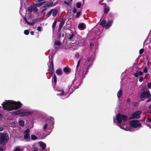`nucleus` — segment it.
I'll return each mask as SVG.
<instances>
[{"label": "nucleus", "instance_id": "f257e3e1", "mask_svg": "<svg viewBox=\"0 0 151 151\" xmlns=\"http://www.w3.org/2000/svg\"><path fill=\"white\" fill-rule=\"evenodd\" d=\"M1 105L4 110L11 111L20 108L22 105L19 101L16 102L8 100L6 101L5 102H3Z\"/></svg>", "mask_w": 151, "mask_h": 151}, {"label": "nucleus", "instance_id": "f03ea898", "mask_svg": "<svg viewBox=\"0 0 151 151\" xmlns=\"http://www.w3.org/2000/svg\"><path fill=\"white\" fill-rule=\"evenodd\" d=\"M9 140V137L7 134L6 133L1 134L0 136V145L2 144L3 145H5Z\"/></svg>", "mask_w": 151, "mask_h": 151}, {"label": "nucleus", "instance_id": "7ed1b4c3", "mask_svg": "<svg viewBox=\"0 0 151 151\" xmlns=\"http://www.w3.org/2000/svg\"><path fill=\"white\" fill-rule=\"evenodd\" d=\"M151 96V94L149 90L144 91L141 93L140 94V97L142 99V100L143 101L145 99H147Z\"/></svg>", "mask_w": 151, "mask_h": 151}, {"label": "nucleus", "instance_id": "20e7f679", "mask_svg": "<svg viewBox=\"0 0 151 151\" xmlns=\"http://www.w3.org/2000/svg\"><path fill=\"white\" fill-rule=\"evenodd\" d=\"M138 120H134L131 121L129 122L131 126L134 128H136L138 127H141L142 125L141 123H139Z\"/></svg>", "mask_w": 151, "mask_h": 151}, {"label": "nucleus", "instance_id": "39448f33", "mask_svg": "<svg viewBox=\"0 0 151 151\" xmlns=\"http://www.w3.org/2000/svg\"><path fill=\"white\" fill-rule=\"evenodd\" d=\"M141 114L140 111H137L132 114V119H139L140 117Z\"/></svg>", "mask_w": 151, "mask_h": 151}, {"label": "nucleus", "instance_id": "423d86ee", "mask_svg": "<svg viewBox=\"0 0 151 151\" xmlns=\"http://www.w3.org/2000/svg\"><path fill=\"white\" fill-rule=\"evenodd\" d=\"M29 130L28 129H27L24 132V138L27 141L29 140L30 139V134H29Z\"/></svg>", "mask_w": 151, "mask_h": 151}, {"label": "nucleus", "instance_id": "0eeeda50", "mask_svg": "<svg viewBox=\"0 0 151 151\" xmlns=\"http://www.w3.org/2000/svg\"><path fill=\"white\" fill-rule=\"evenodd\" d=\"M46 3L48 7H51L52 6L53 2L52 1H50L48 2L44 1L43 2H40L39 3L37 4V6H40L44 3Z\"/></svg>", "mask_w": 151, "mask_h": 151}, {"label": "nucleus", "instance_id": "6e6552de", "mask_svg": "<svg viewBox=\"0 0 151 151\" xmlns=\"http://www.w3.org/2000/svg\"><path fill=\"white\" fill-rule=\"evenodd\" d=\"M113 20L112 19L108 21L106 23V25L105 26V29H108L111 26Z\"/></svg>", "mask_w": 151, "mask_h": 151}, {"label": "nucleus", "instance_id": "1a4fd4ad", "mask_svg": "<svg viewBox=\"0 0 151 151\" xmlns=\"http://www.w3.org/2000/svg\"><path fill=\"white\" fill-rule=\"evenodd\" d=\"M24 111H25V110L24 109H22L19 110H18L17 111L14 112V114L16 115L21 114V116H22V114H23Z\"/></svg>", "mask_w": 151, "mask_h": 151}, {"label": "nucleus", "instance_id": "9d476101", "mask_svg": "<svg viewBox=\"0 0 151 151\" xmlns=\"http://www.w3.org/2000/svg\"><path fill=\"white\" fill-rule=\"evenodd\" d=\"M78 28L79 29L83 30L86 28V26L85 24L84 23H81L79 24L78 25Z\"/></svg>", "mask_w": 151, "mask_h": 151}, {"label": "nucleus", "instance_id": "9b49d317", "mask_svg": "<svg viewBox=\"0 0 151 151\" xmlns=\"http://www.w3.org/2000/svg\"><path fill=\"white\" fill-rule=\"evenodd\" d=\"M116 119L118 123H121L122 122L121 115L120 114L118 113L116 116Z\"/></svg>", "mask_w": 151, "mask_h": 151}, {"label": "nucleus", "instance_id": "f8f14e48", "mask_svg": "<svg viewBox=\"0 0 151 151\" xmlns=\"http://www.w3.org/2000/svg\"><path fill=\"white\" fill-rule=\"evenodd\" d=\"M33 114V112L30 111H28L25 112V111H24L22 116H27L29 115H32Z\"/></svg>", "mask_w": 151, "mask_h": 151}, {"label": "nucleus", "instance_id": "ddd939ff", "mask_svg": "<svg viewBox=\"0 0 151 151\" xmlns=\"http://www.w3.org/2000/svg\"><path fill=\"white\" fill-rule=\"evenodd\" d=\"M142 75L143 73L142 72L137 70L136 73L134 74V75L135 77H137L138 76H142Z\"/></svg>", "mask_w": 151, "mask_h": 151}, {"label": "nucleus", "instance_id": "4468645a", "mask_svg": "<svg viewBox=\"0 0 151 151\" xmlns=\"http://www.w3.org/2000/svg\"><path fill=\"white\" fill-rule=\"evenodd\" d=\"M70 30V33L71 34L70 35H69V40H71L73 39V38L74 37L75 35V34H74L72 30H71L70 29H69Z\"/></svg>", "mask_w": 151, "mask_h": 151}, {"label": "nucleus", "instance_id": "2eb2a0df", "mask_svg": "<svg viewBox=\"0 0 151 151\" xmlns=\"http://www.w3.org/2000/svg\"><path fill=\"white\" fill-rule=\"evenodd\" d=\"M52 16L54 17H55L58 13V9H52Z\"/></svg>", "mask_w": 151, "mask_h": 151}, {"label": "nucleus", "instance_id": "dca6fc26", "mask_svg": "<svg viewBox=\"0 0 151 151\" xmlns=\"http://www.w3.org/2000/svg\"><path fill=\"white\" fill-rule=\"evenodd\" d=\"M122 90L120 89L117 93V96L118 98H120L122 96Z\"/></svg>", "mask_w": 151, "mask_h": 151}, {"label": "nucleus", "instance_id": "f3484780", "mask_svg": "<svg viewBox=\"0 0 151 151\" xmlns=\"http://www.w3.org/2000/svg\"><path fill=\"white\" fill-rule=\"evenodd\" d=\"M104 12L105 14L107 13L109 11V7L106 6H104Z\"/></svg>", "mask_w": 151, "mask_h": 151}, {"label": "nucleus", "instance_id": "a211bd4d", "mask_svg": "<svg viewBox=\"0 0 151 151\" xmlns=\"http://www.w3.org/2000/svg\"><path fill=\"white\" fill-rule=\"evenodd\" d=\"M106 21V20H103L100 23V25L103 27H105Z\"/></svg>", "mask_w": 151, "mask_h": 151}, {"label": "nucleus", "instance_id": "6ab92c4d", "mask_svg": "<svg viewBox=\"0 0 151 151\" xmlns=\"http://www.w3.org/2000/svg\"><path fill=\"white\" fill-rule=\"evenodd\" d=\"M62 70L60 69H58L56 71V73L58 75H61L62 74Z\"/></svg>", "mask_w": 151, "mask_h": 151}, {"label": "nucleus", "instance_id": "aec40b11", "mask_svg": "<svg viewBox=\"0 0 151 151\" xmlns=\"http://www.w3.org/2000/svg\"><path fill=\"white\" fill-rule=\"evenodd\" d=\"M65 19H62L59 24V26L62 27L65 23Z\"/></svg>", "mask_w": 151, "mask_h": 151}, {"label": "nucleus", "instance_id": "412c9836", "mask_svg": "<svg viewBox=\"0 0 151 151\" xmlns=\"http://www.w3.org/2000/svg\"><path fill=\"white\" fill-rule=\"evenodd\" d=\"M121 115L122 120H123V121H124L127 120L128 117L127 116L124 114H122Z\"/></svg>", "mask_w": 151, "mask_h": 151}, {"label": "nucleus", "instance_id": "4be33fe9", "mask_svg": "<svg viewBox=\"0 0 151 151\" xmlns=\"http://www.w3.org/2000/svg\"><path fill=\"white\" fill-rule=\"evenodd\" d=\"M40 146L43 150L45 149L46 147L45 144L42 142L40 145Z\"/></svg>", "mask_w": 151, "mask_h": 151}, {"label": "nucleus", "instance_id": "5701e85b", "mask_svg": "<svg viewBox=\"0 0 151 151\" xmlns=\"http://www.w3.org/2000/svg\"><path fill=\"white\" fill-rule=\"evenodd\" d=\"M59 93L57 94V95L63 96L64 95V92L63 90H60L59 91Z\"/></svg>", "mask_w": 151, "mask_h": 151}, {"label": "nucleus", "instance_id": "b1692460", "mask_svg": "<svg viewBox=\"0 0 151 151\" xmlns=\"http://www.w3.org/2000/svg\"><path fill=\"white\" fill-rule=\"evenodd\" d=\"M48 67L49 68H52L53 69V59L51 60V61L50 65L49 66H48Z\"/></svg>", "mask_w": 151, "mask_h": 151}, {"label": "nucleus", "instance_id": "393cba45", "mask_svg": "<svg viewBox=\"0 0 151 151\" xmlns=\"http://www.w3.org/2000/svg\"><path fill=\"white\" fill-rule=\"evenodd\" d=\"M57 20H55L52 24V28L53 31L54 30L55 27L56 26V24L57 23Z\"/></svg>", "mask_w": 151, "mask_h": 151}, {"label": "nucleus", "instance_id": "a878e982", "mask_svg": "<svg viewBox=\"0 0 151 151\" xmlns=\"http://www.w3.org/2000/svg\"><path fill=\"white\" fill-rule=\"evenodd\" d=\"M53 10H51L49 11L46 14V16L47 17H49L52 14Z\"/></svg>", "mask_w": 151, "mask_h": 151}, {"label": "nucleus", "instance_id": "bb28decb", "mask_svg": "<svg viewBox=\"0 0 151 151\" xmlns=\"http://www.w3.org/2000/svg\"><path fill=\"white\" fill-rule=\"evenodd\" d=\"M50 123L52 124V123L51 122H47L45 124L43 128V129L44 130H45L47 129V127L48 126V123L50 124Z\"/></svg>", "mask_w": 151, "mask_h": 151}, {"label": "nucleus", "instance_id": "cd10ccee", "mask_svg": "<svg viewBox=\"0 0 151 151\" xmlns=\"http://www.w3.org/2000/svg\"><path fill=\"white\" fill-rule=\"evenodd\" d=\"M53 80L55 83V86L56 85V83H57V77L55 74H54V75Z\"/></svg>", "mask_w": 151, "mask_h": 151}, {"label": "nucleus", "instance_id": "c85d7f7f", "mask_svg": "<svg viewBox=\"0 0 151 151\" xmlns=\"http://www.w3.org/2000/svg\"><path fill=\"white\" fill-rule=\"evenodd\" d=\"M19 124L20 125L21 127H23L24 125V122L22 120L19 121Z\"/></svg>", "mask_w": 151, "mask_h": 151}, {"label": "nucleus", "instance_id": "c756f323", "mask_svg": "<svg viewBox=\"0 0 151 151\" xmlns=\"http://www.w3.org/2000/svg\"><path fill=\"white\" fill-rule=\"evenodd\" d=\"M37 137L34 135H31V139L32 140H34L37 139Z\"/></svg>", "mask_w": 151, "mask_h": 151}, {"label": "nucleus", "instance_id": "7c9ffc66", "mask_svg": "<svg viewBox=\"0 0 151 151\" xmlns=\"http://www.w3.org/2000/svg\"><path fill=\"white\" fill-rule=\"evenodd\" d=\"M81 14V12H78L76 13V16L75 17V18H78L79 17Z\"/></svg>", "mask_w": 151, "mask_h": 151}, {"label": "nucleus", "instance_id": "2f4dec72", "mask_svg": "<svg viewBox=\"0 0 151 151\" xmlns=\"http://www.w3.org/2000/svg\"><path fill=\"white\" fill-rule=\"evenodd\" d=\"M148 67L147 66H145V68L143 69V72L144 73H147L148 72Z\"/></svg>", "mask_w": 151, "mask_h": 151}, {"label": "nucleus", "instance_id": "473e14b6", "mask_svg": "<svg viewBox=\"0 0 151 151\" xmlns=\"http://www.w3.org/2000/svg\"><path fill=\"white\" fill-rule=\"evenodd\" d=\"M81 4L80 2H78L77 3L76 6L78 8H80L81 6Z\"/></svg>", "mask_w": 151, "mask_h": 151}, {"label": "nucleus", "instance_id": "72a5a7b5", "mask_svg": "<svg viewBox=\"0 0 151 151\" xmlns=\"http://www.w3.org/2000/svg\"><path fill=\"white\" fill-rule=\"evenodd\" d=\"M55 45H56L60 46L61 44L60 41H56L55 43Z\"/></svg>", "mask_w": 151, "mask_h": 151}, {"label": "nucleus", "instance_id": "f704fd0d", "mask_svg": "<svg viewBox=\"0 0 151 151\" xmlns=\"http://www.w3.org/2000/svg\"><path fill=\"white\" fill-rule=\"evenodd\" d=\"M64 71L65 73H68L69 72V70L68 68L67 67H65L64 69Z\"/></svg>", "mask_w": 151, "mask_h": 151}, {"label": "nucleus", "instance_id": "c9c22d12", "mask_svg": "<svg viewBox=\"0 0 151 151\" xmlns=\"http://www.w3.org/2000/svg\"><path fill=\"white\" fill-rule=\"evenodd\" d=\"M81 60L80 59L79 60L77 63L76 67V70H78V68L79 67V65L80 63Z\"/></svg>", "mask_w": 151, "mask_h": 151}, {"label": "nucleus", "instance_id": "e433bc0d", "mask_svg": "<svg viewBox=\"0 0 151 151\" xmlns=\"http://www.w3.org/2000/svg\"><path fill=\"white\" fill-rule=\"evenodd\" d=\"M32 9L31 7H28L27 8V10L30 12H32Z\"/></svg>", "mask_w": 151, "mask_h": 151}, {"label": "nucleus", "instance_id": "4c0bfd02", "mask_svg": "<svg viewBox=\"0 0 151 151\" xmlns=\"http://www.w3.org/2000/svg\"><path fill=\"white\" fill-rule=\"evenodd\" d=\"M64 3L68 6H70L71 5L70 3L68 1L67 2L66 1H64Z\"/></svg>", "mask_w": 151, "mask_h": 151}, {"label": "nucleus", "instance_id": "58836bf2", "mask_svg": "<svg viewBox=\"0 0 151 151\" xmlns=\"http://www.w3.org/2000/svg\"><path fill=\"white\" fill-rule=\"evenodd\" d=\"M36 22V20L35 19L33 20L32 22L31 23H29V24L31 25H33Z\"/></svg>", "mask_w": 151, "mask_h": 151}, {"label": "nucleus", "instance_id": "ea45409f", "mask_svg": "<svg viewBox=\"0 0 151 151\" xmlns=\"http://www.w3.org/2000/svg\"><path fill=\"white\" fill-rule=\"evenodd\" d=\"M24 33L26 35H27L29 34V32L28 30H25L24 31Z\"/></svg>", "mask_w": 151, "mask_h": 151}, {"label": "nucleus", "instance_id": "a19ab883", "mask_svg": "<svg viewBox=\"0 0 151 151\" xmlns=\"http://www.w3.org/2000/svg\"><path fill=\"white\" fill-rule=\"evenodd\" d=\"M103 1V0H101L99 2V4H101V5H104V6H106V4H105V3H101V2H102Z\"/></svg>", "mask_w": 151, "mask_h": 151}, {"label": "nucleus", "instance_id": "79ce46f5", "mask_svg": "<svg viewBox=\"0 0 151 151\" xmlns=\"http://www.w3.org/2000/svg\"><path fill=\"white\" fill-rule=\"evenodd\" d=\"M144 50L143 49H141L139 51V54H142L144 52Z\"/></svg>", "mask_w": 151, "mask_h": 151}, {"label": "nucleus", "instance_id": "37998d69", "mask_svg": "<svg viewBox=\"0 0 151 151\" xmlns=\"http://www.w3.org/2000/svg\"><path fill=\"white\" fill-rule=\"evenodd\" d=\"M77 11V9L75 7H74L73 8V12L74 13H76Z\"/></svg>", "mask_w": 151, "mask_h": 151}, {"label": "nucleus", "instance_id": "c03bdc74", "mask_svg": "<svg viewBox=\"0 0 151 151\" xmlns=\"http://www.w3.org/2000/svg\"><path fill=\"white\" fill-rule=\"evenodd\" d=\"M144 78L143 77H141L139 79V81L140 82H142Z\"/></svg>", "mask_w": 151, "mask_h": 151}, {"label": "nucleus", "instance_id": "a18cd8bd", "mask_svg": "<svg viewBox=\"0 0 151 151\" xmlns=\"http://www.w3.org/2000/svg\"><path fill=\"white\" fill-rule=\"evenodd\" d=\"M147 86L148 88H151V83H148Z\"/></svg>", "mask_w": 151, "mask_h": 151}, {"label": "nucleus", "instance_id": "49530a36", "mask_svg": "<svg viewBox=\"0 0 151 151\" xmlns=\"http://www.w3.org/2000/svg\"><path fill=\"white\" fill-rule=\"evenodd\" d=\"M91 59V57H89L87 58V59L86 61L88 62H89L90 61Z\"/></svg>", "mask_w": 151, "mask_h": 151}, {"label": "nucleus", "instance_id": "de8ad7c7", "mask_svg": "<svg viewBox=\"0 0 151 151\" xmlns=\"http://www.w3.org/2000/svg\"><path fill=\"white\" fill-rule=\"evenodd\" d=\"M53 70H54V69H53L52 68H49V69L48 70V71L50 73V72L53 71Z\"/></svg>", "mask_w": 151, "mask_h": 151}, {"label": "nucleus", "instance_id": "09e8293b", "mask_svg": "<svg viewBox=\"0 0 151 151\" xmlns=\"http://www.w3.org/2000/svg\"><path fill=\"white\" fill-rule=\"evenodd\" d=\"M37 30L39 32H40L41 31V27L40 26L38 27L37 28Z\"/></svg>", "mask_w": 151, "mask_h": 151}, {"label": "nucleus", "instance_id": "8fccbe9b", "mask_svg": "<svg viewBox=\"0 0 151 151\" xmlns=\"http://www.w3.org/2000/svg\"><path fill=\"white\" fill-rule=\"evenodd\" d=\"M14 151H21V150L18 147H17L15 148V150Z\"/></svg>", "mask_w": 151, "mask_h": 151}, {"label": "nucleus", "instance_id": "3c124183", "mask_svg": "<svg viewBox=\"0 0 151 151\" xmlns=\"http://www.w3.org/2000/svg\"><path fill=\"white\" fill-rule=\"evenodd\" d=\"M33 10L36 12L38 11V9L36 7H34L33 9Z\"/></svg>", "mask_w": 151, "mask_h": 151}, {"label": "nucleus", "instance_id": "603ef678", "mask_svg": "<svg viewBox=\"0 0 151 151\" xmlns=\"http://www.w3.org/2000/svg\"><path fill=\"white\" fill-rule=\"evenodd\" d=\"M47 7H48L46 4H44V5H43V6H42V7L43 8H46Z\"/></svg>", "mask_w": 151, "mask_h": 151}, {"label": "nucleus", "instance_id": "864d4df0", "mask_svg": "<svg viewBox=\"0 0 151 151\" xmlns=\"http://www.w3.org/2000/svg\"><path fill=\"white\" fill-rule=\"evenodd\" d=\"M24 20L27 23L29 24V23H30L29 22H28L26 18L25 17L24 18Z\"/></svg>", "mask_w": 151, "mask_h": 151}, {"label": "nucleus", "instance_id": "5fc2aeb1", "mask_svg": "<svg viewBox=\"0 0 151 151\" xmlns=\"http://www.w3.org/2000/svg\"><path fill=\"white\" fill-rule=\"evenodd\" d=\"M147 121L151 123V119L148 118L147 119Z\"/></svg>", "mask_w": 151, "mask_h": 151}, {"label": "nucleus", "instance_id": "6e6d98bb", "mask_svg": "<svg viewBox=\"0 0 151 151\" xmlns=\"http://www.w3.org/2000/svg\"><path fill=\"white\" fill-rule=\"evenodd\" d=\"M127 103H129L131 101L130 99V98H128L127 100Z\"/></svg>", "mask_w": 151, "mask_h": 151}, {"label": "nucleus", "instance_id": "4d7b16f0", "mask_svg": "<svg viewBox=\"0 0 151 151\" xmlns=\"http://www.w3.org/2000/svg\"><path fill=\"white\" fill-rule=\"evenodd\" d=\"M38 150V148L37 147H35L33 151H37Z\"/></svg>", "mask_w": 151, "mask_h": 151}, {"label": "nucleus", "instance_id": "13d9d810", "mask_svg": "<svg viewBox=\"0 0 151 151\" xmlns=\"http://www.w3.org/2000/svg\"><path fill=\"white\" fill-rule=\"evenodd\" d=\"M90 47L92 48L94 46V44L93 43H91L90 44Z\"/></svg>", "mask_w": 151, "mask_h": 151}, {"label": "nucleus", "instance_id": "bf43d9fd", "mask_svg": "<svg viewBox=\"0 0 151 151\" xmlns=\"http://www.w3.org/2000/svg\"><path fill=\"white\" fill-rule=\"evenodd\" d=\"M62 27L59 26L58 29V32H59L60 31Z\"/></svg>", "mask_w": 151, "mask_h": 151}, {"label": "nucleus", "instance_id": "052dcab7", "mask_svg": "<svg viewBox=\"0 0 151 151\" xmlns=\"http://www.w3.org/2000/svg\"><path fill=\"white\" fill-rule=\"evenodd\" d=\"M0 151H4V148L1 147H0Z\"/></svg>", "mask_w": 151, "mask_h": 151}, {"label": "nucleus", "instance_id": "680f3d73", "mask_svg": "<svg viewBox=\"0 0 151 151\" xmlns=\"http://www.w3.org/2000/svg\"><path fill=\"white\" fill-rule=\"evenodd\" d=\"M61 36V33H59L58 34V38H59Z\"/></svg>", "mask_w": 151, "mask_h": 151}, {"label": "nucleus", "instance_id": "e2e57ef3", "mask_svg": "<svg viewBox=\"0 0 151 151\" xmlns=\"http://www.w3.org/2000/svg\"><path fill=\"white\" fill-rule=\"evenodd\" d=\"M4 129L2 127H0V131H2Z\"/></svg>", "mask_w": 151, "mask_h": 151}, {"label": "nucleus", "instance_id": "0e129e2a", "mask_svg": "<svg viewBox=\"0 0 151 151\" xmlns=\"http://www.w3.org/2000/svg\"><path fill=\"white\" fill-rule=\"evenodd\" d=\"M30 33L32 35H34V32L33 31L30 32Z\"/></svg>", "mask_w": 151, "mask_h": 151}, {"label": "nucleus", "instance_id": "69168bd1", "mask_svg": "<svg viewBox=\"0 0 151 151\" xmlns=\"http://www.w3.org/2000/svg\"><path fill=\"white\" fill-rule=\"evenodd\" d=\"M46 9L44 8V9L42 11V12H44Z\"/></svg>", "mask_w": 151, "mask_h": 151}, {"label": "nucleus", "instance_id": "338daca9", "mask_svg": "<svg viewBox=\"0 0 151 151\" xmlns=\"http://www.w3.org/2000/svg\"><path fill=\"white\" fill-rule=\"evenodd\" d=\"M112 1V0H106V1L107 2H111Z\"/></svg>", "mask_w": 151, "mask_h": 151}, {"label": "nucleus", "instance_id": "774afa93", "mask_svg": "<svg viewBox=\"0 0 151 151\" xmlns=\"http://www.w3.org/2000/svg\"><path fill=\"white\" fill-rule=\"evenodd\" d=\"M149 109L151 110V104L149 106Z\"/></svg>", "mask_w": 151, "mask_h": 151}]
</instances>
